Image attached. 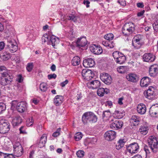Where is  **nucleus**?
<instances>
[{
    "mask_svg": "<svg viewBox=\"0 0 158 158\" xmlns=\"http://www.w3.org/2000/svg\"><path fill=\"white\" fill-rule=\"evenodd\" d=\"M60 128H59L55 132L53 133L52 135L54 137H57L60 134Z\"/></svg>",
    "mask_w": 158,
    "mask_h": 158,
    "instance_id": "4d7b16f0",
    "label": "nucleus"
},
{
    "mask_svg": "<svg viewBox=\"0 0 158 158\" xmlns=\"http://www.w3.org/2000/svg\"><path fill=\"white\" fill-rule=\"evenodd\" d=\"M137 110L139 114H143L145 113L146 111V108L144 104L140 103L138 105Z\"/></svg>",
    "mask_w": 158,
    "mask_h": 158,
    "instance_id": "393cba45",
    "label": "nucleus"
},
{
    "mask_svg": "<svg viewBox=\"0 0 158 158\" xmlns=\"http://www.w3.org/2000/svg\"><path fill=\"white\" fill-rule=\"evenodd\" d=\"M59 42V39L55 36L52 35L50 36V39L47 43L48 45H52L55 48V46L57 45Z\"/></svg>",
    "mask_w": 158,
    "mask_h": 158,
    "instance_id": "a211bd4d",
    "label": "nucleus"
},
{
    "mask_svg": "<svg viewBox=\"0 0 158 158\" xmlns=\"http://www.w3.org/2000/svg\"><path fill=\"white\" fill-rule=\"evenodd\" d=\"M144 149L145 151L146 154H149L151 152H152L151 150V149L147 145H145L144 147Z\"/></svg>",
    "mask_w": 158,
    "mask_h": 158,
    "instance_id": "603ef678",
    "label": "nucleus"
},
{
    "mask_svg": "<svg viewBox=\"0 0 158 158\" xmlns=\"http://www.w3.org/2000/svg\"><path fill=\"white\" fill-rule=\"evenodd\" d=\"M82 120L84 124L88 122L94 123L97 120V116L91 112H87L84 113L82 117Z\"/></svg>",
    "mask_w": 158,
    "mask_h": 158,
    "instance_id": "f03ea898",
    "label": "nucleus"
},
{
    "mask_svg": "<svg viewBox=\"0 0 158 158\" xmlns=\"http://www.w3.org/2000/svg\"><path fill=\"white\" fill-rule=\"evenodd\" d=\"M137 6L138 7L142 8L144 6V5L142 2H138L137 4Z\"/></svg>",
    "mask_w": 158,
    "mask_h": 158,
    "instance_id": "338daca9",
    "label": "nucleus"
},
{
    "mask_svg": "<svg viewBox=\"0 0 158 158\" xmlns=\"http://www.w3.org/2000/svg\"><path fill=\"white\" fill-rule=\"evenodd\" d=\"M80 62V58L78 56L74 57L72 60V64L73 66L79 65Z\"/></svg>",
    "mask_w": 158,
    "mask_h": 158,
    "instance_id": "2f4dec72",
    "label": "nucleus"
},
{
    "mask_svg": "<svg viewBox=\"0 0 158 158\" xmlns=\"http://www.w3.org/2000/svg\"><path fill=\"white\" fill-rule=\"evenodd\" d=\"M123 123L122 121L116 120L110 124V127L113 129H119L122 127Z\"/></svg>",
    "mask_w": 158,
    "mask_h": 158,
    "instance_id": "4be33fe9",
    "label": "nucleus"
},
{
    "mask_svg": "<svg viewBox=\"0 0 158 158\" xmlns=\"http://www.w3.org/2000/svg\"><path fill=\"white\" fill-rule=\"evenodd\" d=\"M66 19L69 20L73 21L74 22L76 20V19H75V16L73 15L67 16Z\"/></svg>",
    "mask_w": 158,
    "mask_h": 158,
    "instance_id": "6e6d98bb",
    "label": "nucleus"
},
{
    "mask_svg": "<svg viewBox=\"0 0 158 158\" xmlns=\"http://www.w3.org/2000/svg\"><path fill=\"white\" fill-rule=\"evenodd\" d=\"M5 46V44L3 41L0 42V51L3 50Z\"/></svg>",
    "mask_w": 158,
    "mask_h": 158,
    "instance_id": "052dcab7",
    "label": "nucleus"
},
{
    "mask_svg": "<svg viewBox=\"0 0 158 158\" xmlns=\"http://www.w3.org/2000/svg\"><path fill=\"white\" fill-rule=\"evenodd\" d=\"M83 4L86 5V7L87 8L89 7V4H90V2L88 0H84L83 1Z\"/></svg>",
    "mask_w": 158,
    "mask_h": 158,
    "instance_id": "e2e57ef3",
    "label": "nucleus"
},
{
    "mask_svg": "<svg viewBox=\"0 0 158 158\" xmlns=\"http://www.w3.org/2000/svg\"><path fill=\"white\" fill-rule=\"evenodd\" d=\"M7 48L10 52H14L18 49V46L16 41L13 39L8 37L7 39Z\"/></svg>",
    "mask_w": 158,
    "mask_h": 158,
    "instance_id": "39448f33",
    "label": "nucleus"
},
{
    "mask_svg": "<svg viewBox=\"0 0 158 158\" xmlns=\"http://www.w3.org/2000/svg\"><path fill=\"white\" fill-rule=\"evenodd\" d=\"M110 111H103L102 114V118L104 119H108L110 116Z\"/></svg>",
    "mask_w": 158,
    "mask_h": 158,
    "instance_id": "a19ab883",
    "label": "nucleus"
},
{
    "mask_svg": "<svg viewBox=\"0 0 158 158\" xmlns=\"http://www.w3.org/2000/svg\"><path fill=\"white\" fill-rule=\"evenodd\" d=\"M47 85L46 83H42L40 84V89L42 91H46L47 90Z\"/></svg>",
    "mask_w": 158,
    "mask_h": 158,
    "instance_id": "79ce46f5",
    "label": "nucleus"
},
{
    "mask_svg": "<svg viewBox=\"0 0 158 158\" xmlns=\"http://www.w3.org/2000/svg\"><path fill=\"white\" fill-rule=\"evenodd\" d=\"M120 54H123L121 52L118 51H115L113 53V56L115 60H117L118 58L120 57Z\"/></svg>",
    "mask_w": 158,
    "mask_h": 158,
    "instance_id": "ea45409f",
    "label": "nucleus"
},
{
    "mask_svg": "<svg viewBox=\"0 0 158 158\" xmlns=\"http://www.w3.org/2000/svg\"><path fill=\"white\" fill-rule=\"evenodd\" d=\"M143 36L140 35H138L135 37V39H134L133 41H142V39Z\"/></svg>",
    "mask_w": 158,
    "mask_h": 158,
    "instance_id": "5fc2aeb1",
    "label": "nucleus"
},
{
    "mask_svg": "<svg viewBox=\"0 0 158 158\" xmlns=\"http://www.w3.org/2000/svg\"><path fill=\"white\" fill-rule=\"evenodd\" d=\"M151 79L148 77H144L140 81V85L141 87L147 86L151 82Z\"/></svg>",
    "mask_w": 158,
    "mask_h": 158,
    "instance_id": "b1692460",
    "label": "nucleus"
},
{
    "mask_svg": "<svg viewBox=\"0 0 158 158\" xmlns=\"http://www.w3.org/2000/svg\"><path fill=\"white\" fill-rule=\"evenodd\" d=\"M109 93H110V90L106 88H100L98 89L97 91L98 95L100 97L103 96L105 94H107Z\"/></svg>",
    "mask_w": 158,
    "mask_h": 158,
    "instance_id": "c85d7f7f",
    "label": "nucleus"
},
{
    "mask_svg": "<svg viewBox=\"0 0 158 158\" xmlns=\"http://www.w3.org/2000/svg\"><path fill=\"white\" fill-rule=\"evenodd\" d=\"M120 57L118 58L117 60H115V61L117 63L120 64H122L124 63L126 60V57L124 54H120Z\"/></svg>",
    "mask_w": 158,
    "mask_h": 158,
    "instance_id": "72a5a7b5",
    "label": "nucleus"
},
{
    "mask_svg": "<svg viewBox=\"0 0 158 158\" xmlns=\"http://www.w3.org/2000/svg\"><path fill=\"white\" fill-rule=\"evenodd\" d=\"M126 78L127 80L132 82H135L138 80V77L135 73H129L127 74Z\"/></svg>",
    "mask_w": 158,
    "mask_h": 158,
    "instance_id": "5701e85b",
    "label": "nucleus"
},
{
    "mask_svg": "<svg viewBox=\"0 0 158 158\" xmlns=\"http://www.w3.org/2000/svg\"><path fill=\"white\" fill-rule=\"evenodd\" d=\"M82 137V134L81 132H78L76 133L74 136V138L76 140L78 141L80 140Z\"/></svg>",
    "mask_w": 158,
    "mask_h": 158,
    "instance_id": "a18cd8bd",
    "label": "nucleus"
},
{
    "mask_svg": "<svg viewBox=\"0 0 158 158\" xmlns=\"http://www.w3.org/2000/svg\"><path fill=\"white\" fill-rule=\"evenodd\" d=\"M48 77L49 79L52 78L55 79L56 77V75L55 74H49L48 75Z\"/></svg>",
    "mask_w": 158,
    "mask_h": 158,
    "instance_id": "13d9d810",
    "label": "nucleus"
},
{
    "mask_svg": "<svg viewBox=\"0 0 158 158\" xmlns=\"http://www.w3.org/2000/svg\"><path fill=\"white\" fill-rule=\"evenodd\" d=\"M10 124L8 122H3L1 121L0 122V133L4 134L8 132L10 130Z\"/></svg>",
    "mask_w": 158,
    "mask_h": 158,
    "instance_id": "6e6552de",
    "label": "nucleus"
},
{
    "mask_svg": "<svg viewBox=\"0 0 158 158\" xmlns=\"http://www.w3.org/2000/svg\"><path fill=\"white\" fill-rule=\"evenodd\" d=\"M50 34H44V35L42 37V43L43 44L46 42L47 43L49 41V37H50Z\"/></svg>",
    "mask_w": 158,
    "mask_h": 158,
    "instance_id": "c9c22d12",
    "label": "nucleus"
},
{
    "mask_svg": "<svg viewBox=\"0 0 158 158\" xmlns=\"http://www.w3.org/2000/svg\"><path fill=\"white\" fill-rule=\"evenodd\" d=\"M139 146L136 143H134L130 144L127 148L128 151L131 153H135L138 152Z\"/></svg>",
    "mask_w": 158,
    "mask_h": 158,
    "instance_id": "ddd939ff",
    "label": "nucleus"
},
{
    "mask_svg": "<svg viewBox=\"0 0 158 158\" xmlns=\"http://www.w3.org/2000/svg\"><path fill=\"white\" fill-rule=\"evenodd\" d=\"M84 153L85 152L84 151L82 150H79L77 152L76 154L77 157L81 158L84 156Z\"/></svg>",
    "mask_w": 158,
    "mask_h": 158,
    "instance_id": "09e8293b",
    "label": "nucleus"
},
{
    "mask_svg": "<svg viewBox=\"0 0 158 158\" xmlns=\"http://www.w3.org/2000/svg\"><path fill=\"white\" fill-rule=\"evenodd\" d=\"M64 101V98L61 95H57L55 97L53 102L54 104L56 106L60 105Z\"/></svg>",
    "mask_w": 158,
    "mask_h": 158,
    "instance_id": "a878e982",
    "label": "nucleus"
},
{
    "mask_svg": "<svg viewBox=\"0 0 158 158\" xmlns=\"http://www.w3.org/2000/svg\"><path fill=\"white\" fill-rule=\"evenodd\" d=\"M0 158H15L14 155L11 154L5 153L0 152Z\"/></svg>",
    "mask_w": 158,
    "mask_h": 158,
    "instance_id": "473e14b6",
    "label": "nucleus"
},
{
    "mask_svg": "<svg viewBox=\"0 0 158 158\" xmlns=\"http://www.w3.org/2000/svg\"><path fill=\"white\" fill-rule=\"evenodd\" d=\"M6 67L4 66L0 67V84L3 86L10 85L13 81V77L9 74Z\"/></svg>",
    "mask_w": 158,
    "mask_h": 158,
    "instance_id": "f257e3e1",
    "label": "nucleus"
},
{
    "mask_svg": "<svg viewBox=\"0 0 158 158\" xmlns=\"http://www.w3.org/2000/svg\"><path fill=\"white\" fill-rule=\"evenodd\" d=\"M87 42L85 37L78 38L76 42L77 46L79 48L85 46L86 45Z\"/></svg>",
    "mask_w": 158,
    "mask_h": 158,
    "instance_id": "aec40b11",
    "label": "nucleus"
},
{
    "mask_svg": "<svg viewBox=\"0 0 158 158\" xmlns=\"http://www.w3.org/2000/svg\"><path fill=\"white\" fill-rule=\"evenodd\" d=\"M149 74L151 77L156 76L158 73V65L154 64L150 66L149 69Z\"/></svg>",
    "mask_w": 158,
    "mask_h": 158,
    "instance_id": "2eb2a0df",
    "label": "nucleus"
},
{
    "mask_svg": "<svg viewBox=\"0 0 158 158\" xmlns=\"http://www.w3.org/2000/svg\"><path fill=\"white\" fill-rule=\"evenodd\" d=\"M1 57L3 60L6 61L10 58V54L7 52L4 53Z\"/></svg>",
    "mask_w": 158,
    "mask_h": 158,
    "instance_id": "e433bc0d",
    "label": "nucleus"
},
{
    "mask_svg": "<svg viewBox=\"0 0 158 158\" xmlns=\"http://www.w3.org/2000/svg\"><path fill=\"white\" fill-rule=\"evenodd\" d=\"M153 27L155 31H158V20H156L153 24Z\"/></svg>",
    "mask_w": 158,
    "mask_h": 158,
    "instance_id": "3c124183",
    "label": "nucleus"
},
{
    "mask_svg": "<svg viewBox=\"0 0 158 158\" xmlns=\"http://www.w3.org/2000/svg\"><path fill=\"white\" fill-rule=\"evenodd\" d=\"M100 78L103 82L107 85L110 84L112 82L111 76L107 73H101L100 76Z\"/></svg>",
    "mask_w": 158,
    "mask_h": 158,
    "instance_id": "9d476101",
    "label": "nucleus"
},
{
    "mask_svg": "<svg viewBox=\"0 0 158 158\" xmlns=\"http://www.w3.org/2000/svg\"><path fill=\"white\" fill-rule=\"evenodd\" d=\"M125 112L123 110H116L113 114L114 117L118 119L122 118L125 115Z\"/></svg>",
    "mask_w": 158,
    "mask_h": 158,
    "instance_id": "c756f323",
    "label": "nucleus"
},
{
    "mask_svg": "<svg viewBox=\"0 0 158 158\" xmlns=\"http://www.w3.org/2000/svg\"><path fill=\"white\" fill-rule=\"evenodd\" d=\"M33 64L32 63H29L27 64L26 67L27 71L29 72H31L33 68Z\"/></svg>",
    "mask_w": 158,
    "mask_h": 158,
    "instance_id": "de8ad7c7",
    "label": "nucleus"
},
{
    "mask_svg": "<svg viewBox=\"0 0 158 158\" xmlns=\"http://www.w3.org/2000/svg\"><path fill=\"white\" fill-rule=\"evenodd\" d=\"M148 127L141 126L139 130V131L143 135H145L148 132Z\"/></svg>",
    "mask_w": 158,
    "mask_h": 158,
    "instance_id": "f704fd0d",
    "label": "nucleus"
},
{
    "mask_svg": "<svg viewBox=\"0 0 158 158\" xmlns=\"http://www.w3.org/2000/svg\"><path fill=\"white\" fill-rule=\"evenodd\" d=\"M89 48L91 51L95 54H100L102 52V48L98 45H93L90 46Z\"/></svg>",
    "mask_w": 158,
    "mask_h": 158,
    "instance_id": "4468645a",
    "label": "nucleus"
},
{
    "mask_svg": "<svg viewBox=\"0 0 158 158\" xmlns=\"http://www.w3.org/2000/svg\"><path fill=\"white\" fill-rule=\"evenodd\" d=\"M22 122V119L20 116H16L13 119V125L14 126H17L21 124Z\"/></svg>",
    "mask_w": 158,
    "mask_h": 158,
    "instance_id": "7c9ffc66",
    "label": "nucleus"
},
{
    "mask_svg": "<svg viewBox=\"0 0 158 158\" xmlns=\"http://www.w3.org/2000/svg\"><path fill=\"white\" fill-rule=\"evenodd\" d=\"M34 154V151L33 150L30 153L29 156V158H33V155Z\"/></svg>",
    "mask_w": 158,
    "mask_h": 158,
    "instance_id": "774afa93",
    "label": "nucleus"
},
{
    "mask_svg": "<svg viewBox=\"0 0 158 158\" xmlns=\"http://www.w3.org/2000/svg\"><path fill=\"white\" fill-rule=\"evenodd\" d=\"M154 87L152 86H150L147 91L144 92V96L146 98L149 99H152L154 96Z\"/></svg>",
    "mask_w": 158,
    "mask_h": 158,
    "instance_id": "dca6fc26",
    "label": "nucleus"
},
{
    "mask_svg": "<svg viewBox=\"0 0 158 158\" xmlns=\"http://www.w3.org/2000/svg\"><path fill=\"white\" fill-rule=\"evenodd\" d=\"M135 27V25L132 22L125 23L123 27L122 33L124 35L128 36L134 31Z\"/></svg>",
    "mask_w": 158,
    "mask_h": 158,
    "instance_id": "7ed1b4c3",
    "label": "nucleus"
},
{
    "mask_svg": "<svg viewBox=\"0 0 158 158\" xmlns=\"http://www.w3.org/2000/svg\"><path fill=\"white\" fill-rule=\"evenodd\" d=\"M14 155L16 157L21 156L23 153V149L19 142H15L13 144Z\"/></svg>",
    "mask_w": 158,
    "mask_h": 158,
    "instance_id": "423d86ee",
    "label": "nucleus"
},
{
    "mask_svg": "<svg viewBox=\"0 0 158 158\" xmlns=\"http://www.w3.org/2000/svg\"><path fill=\"white\" fill-rule=\"evenodd\" d=\"M27 103L24 101L20 102L18 103L16 106L17 110L21 113L24 112L27 110Z\"/></svg>",
    "mask_w": 158,
    "mask_h": 158,
    "instance_id": "1a4fd4ad",
    "label": "nucleus"
},
{
    "mask_svg": "<svg viewBox=\"0 0 158 158\" xmlns=\"http://www.w3.org/2000/svg\"><path fill=\"white\" fill-rule=\"evenodd\" d=\"M149 114L152 117L158 116V104L152 105L150 108Z\"/></svg>",
    "mask_w": 158,
    "mask_h": 158,
    "instance_id": "6ab92c4d",
    "label": "nucleus"
},
{
    "mask_svg": "<svg viewBox=\"0 0 158 158\" xmlns=\"http://www.w3.org/2000/svg\"><path fill=\"white\" fill-rule=\"evenodd\" d=\"M20 134H27V132L25 130V127L24 126H22L19 129Z\"/></svg>",
    "mask_w": 158,
    "mask_h": 158,
    "instance_id": "864d4df0",
    "label": "nucleus"
},
{
    "mask_svg": "<svg viewBox=\"0 0 158 158\" xmlns=\"http://www.w3.org/2000/svg\"><path fill=\"white\" fill-rule=\"evenodd\" d=\"M126 67L125 66H121L117 68L118 72L120 73H124L126 72Z\"/></svg>",
    "mask_w": 158,
    "mask_h": 158,
    "instance_id": "37998d69",
    "label": "nucleus"
},
{
    "mask_svg": "<svg viewBox=\"0 0 158 158\" xmlns=\"http://www.w3.org/2000/svg\"><path fill=\"white\" fill-rule=\"evenodd\" d=\"M34 123V120L32 116H30L27 118L26 120V125L28 127L32 125Z\"/></svg>",
    "mask_w": 158,
    "mask_h": 158,
    "instance_id": "4c0bfd02",
    "label": "nucleus"
},
{
    "mask_svg": "<svg viewBox=\"0 0 158 158\" xmlns=\"http://www.w3.org/2000/svg\"><path fill=\"white\" fill-rule=\"evenodd\" d=\"M116 133L113 130H110L106 131L104 134L105 139L108 141L114 139L116 137Z\"/></svg>",
    "mask_w": 158,
    "mask_h": 158,
    "instance_id": "9b49d317",
    "label": "nucleus"
},
{
    "mask_svg": "<svg viewBox=\"0 0 158 158\" xmlns=\"http://www.w3.org/2000/svg\"><path fill=\"white\" fill-rule=\"evenodd\" d=\"M83 64L84 67L88 68L93 67L95 65V63L93 59L87 58L83 60Z\"/></svg>",
    "mask_w": 158,
    "mask_h": 158,
    "instance_id": "412c9836",
    "label": "nucleus"
},
{
    "mask_svg": "<svg viewBox=\"0 0 158 158\" xmlns=\"http://www.w3.org/2000/svg\"><path fill=\"white\" fill-rule=\"evenodd\" d=\"M141 121L140 118L136 115L132 116L131 118V122L133 123L134 126L138 125Z\"/></svg>",
    "mask_w": 158,
    "mask_h": 158,
    "instance_id": "cd10ccee",
    "label": "nucleus"
},
{
    "mask_svg": "<svg viewBox=\"0 0 158 158\" xmlns=\"http://www.w3.org/2000/svg\"><path fill=\"white\" fill-rule=\"evenodd\" d=\"M142 41H133L132 45L136 49L139 48L142 45Z\"/></svg>",
    "mask_w": 158,
    "mask_h": 158,
    "instance_id": "58836bf2",
    "label": "nucleus"
},
{
    "mask_svg": "<svg viewBox=\"0 0 158 158\" xmlns=\"http://www.w3.org/2000/svg\"><path fill=\"white\" fill-rule=\"evenodd\" d=\"M123 147V146H122V145L121 144H119V143H117V144L116 145V149L118 150L119 149Z\"/></svg>",
    "mask_w": 158,
    "mask_h": 158,
    "instance_id": "69168bd1",
    "label": "nucleus"
},
{
    "mask_svg": "<svg viewBox=\"0 0 158 158\" xmlns=\"http://www.w3.org/2000/svg\"><path fill=\"white\" fill-rule=\"evenodd\" d=\"M47 135L44 134L41 137L38 146L40 148L44 147L47 140Z\"/></svg>",
    "mask_w": 158,
    "mask_h": 158,
    "instance_id": "bb28decb",
    "label": "nucleus"
},
{
    "mask_svg": "<svg viewBox=\"0 0 158 158\" xmlns=\"http://www.w3.org/2000/svg\"><path fill=\"white\" fill-rule=\"evenodd\" d=\"M68 81L67 80H66L64 81L61 83L60 85L62 87H64L66 84L68 83Z\"/></svg>",
    "mask_w": 158,
    "mask_h": 158,
    "instance_id": "680f3d73",
    "label": "nucleus"
},
{
    "mask_svg": "<svg viewBox=\"0 0 158 158\" xmlns=\"http://www.w3.org/2000/svg\"><path fill=\"white\" fill-rule=\"evenodd\" d=\"M148 146L151 150L153 152H156L158 148V141L156 137L151 136L149 137L148 140Z\"/></svg>",
    "mask_w": 158,
    "mask_h": 158,
    "instance_id": "20e7f679",
    "label": "nucleus"
},
{
    "mask_svg": "<svg viewBox=\"0 0 158 158\" xmlns=\"http://www.w3.org/2000/svg\"><path fill=\"white\" fill-rule=\"evenodd\" d=\"M81 74L83 79L87 81L91 80L94 77V72L91 70L87 69H83Z\"/></svg>",
    "mask_w": 158,
    "mask_h": 158,
    "instance_id": "0eeeda50",
    "label": "nucleus"
},
{
    "mask_svg": "<svg viewBox=\"0 0 158 158\" xmlns=\"http://www.w3.org/2000/svg\"><path fill=\"white\" fill-rule=\"evenodd\" d=\"M155 59L154 55L151 53L144 54L143 56V60L146 62H152Z\"/></svg>",
    "mask_w": 158,
    "mask_h": 158,
    "instance_id": "f3484780",
    "label": "nucleus"
},
{
    "mask_svg": "<svg viewBox=\"0 0 158 158\" xmlns=\"http://www.w3.org/2000/svg\"><path fill=\"white\" fill-rule=\"evenodd\" d=\"M118 2L120 5L123 6H125L126 5L125 0H118Z\"/></svg>",
    "mask_w": 158,
    "mask_h": 158,
    "instance_id": "bf43d9fd",
    "label": "nucleus"
},
{
    "mask_svg": "<svg viewBox=\"0 0 158 158\" xmlns=\"http://www.w3.org/2000/svg\"><path fill=\"white\" fill-rule=\"evenodd\" d=\"M97 139L96 138H93L90 139V142L92 144H94L97 141Z\"/></svg>",
    "mask_w": 158,
    "mask_h": 158,
    "instance_id": "0e129e2a",
    "label": "nucleus"
},
{
    "mask_svg": "<svg viewBox=\"0 0 158 158\" xmlns=\"http://www.w3.org/2000/svg\"><path fill=\"white\" fill-rule=\"evenodd\" d=\"M110 43H111L110 41L109 42L107 41H102V44L106 47H109L110 48H112L114 47V45L110 46Z\"/></svg>",
    "mask_w": 158,
    "mask_h": 158,
    "instance_id": "49530a36",
    "label": "nucleus"
},
{
    "mask_svg": "<svg viewBox=\"0 0 158 158\" xmlns=\"http://www.w3.org/2000/svg\"><path fill=\"white\" fill-rule=\"evenodd\" d=\"M101 85L100 82L98 80H94L89 82L87 84V86L90 89H95L100 87Z\"/></svg>",
    "mask_w": 158,
    "mask_h": 158,
    "instance_id": "f8f14e48",
    "label": "nucleus"
},
{
    "mask_svg": "<svg viewBox=\"0 0 158 158\" xmlns=\"http://www.w3.org/2000/svg\"><path fill=\"white\" fill-rule=\"evenodd\" d=\"M104 38L108 40H112L114 38V35L112 33H110L105 35L104 36Z\"/></svg>",
    "mask_w": 158,
    "mask_h": 158,
    "instance_id": "c03bdc74",
    "label": "nucleus"
},
{
    "mask_svg": "<svg viewBox=\"0 0 158 158\" xmlns=\"http://www.w3.org/2000/svg\"><path fill=\"white\" fill-rule=\"evenodd\" d=\"M6 109L5 104L2 102H0V113L2 111L5 110Z\"/></svg>",
    "mask_w": 158,
    "mask_h": 158,
    "instance_id": "8fccbe9b",
    "label": "nucleus"
}]
</instances>
